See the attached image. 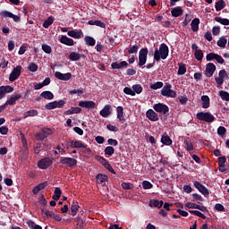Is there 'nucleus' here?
<instances>
[{
	"label": "nucleus",
	"mask_w": 229,
	"mask_h": 229,
	"mask_svg": "<svg viewBox=\"0 0 229 229\" xmlns=\"http://www.w3.org/2000/svg\"><path fill=\"white\" fill-rule=\"evenodd\" d=\"M169 55V48L167 44H161L159 49L155 50L154 61L159 62L160 59L165 60Z\"/></svg>",
	"instance_id": "1"
},
{
	"label": "nucleus",
	"mask_w": 229,
	"mask_h": 229,
	"mask_svg": "<svg viewBox=\"0 0 229 229\" xmlns=\"http://www.w3.org/2000/svg\"><path fill=\"white\" fill-rule=\"evenodd\" d=\"M153 109L155 110V112H157L159 114H163V117H165V119L168 118L169 115V107L167 105L165 104H162V103H158V104H155L153 106Z\"/></svg>",
	"instance_id": "2"
},
{
	"label": "nucleus",
	"mask_w": 229,
	"mask_h": 229,
	"mask_svg": "<svg viewBox=\"0 0 229 229\" xmlns=\"http://www.w3.org/2000/svg\"><path fill=\"white\" fill-rule=\"evenodd\" d=\"M161 95L163 97L174 98L177 97L176 91L172 89V84L165 83L161 89Z\"/></svg>",
	"instance_id": "3"
},
{
	"label": "nucleus",
	"mask_w": 229,
	"mask_h": 229,
	"mask_svg": "<svg viewBox=\"0 0 229 229\" xmlns=\"http://www.w3.org/2000/svg\"><path fill=\"white\" fill-rule=\"evenodd\" d=\"M197 119L201 122H206L207 123H212L216 118L211 113L199 112L197 114Z\"/></svg>",
	"instance_id": "4"
},
{
	"label": "nucleus",
	"mask_w": 229,
	"mask_h": 229,
	"mask_svg": "<svg viewBox=\"0 0 229 229\" xmlns=\"http://www.w3.org/2000/svg\"><path fill=\"white\" fill-rule=\"evenodd\" d=\"M148 47H143L139 51V67H143L148 61Z\"/></svg>",
	"instance_id": "5"
},
{
	"label": "nucleus",
	"mask_w": 229,
	"mask_h": 229,
	"mask_svg": "<svg viewBox=\"0 0 229 229\" xmlns=\"http://www.w3.org/2000/svg\"><path fill=\"white\" fill-rule=\"evenodd\" d=\"M51 134H53V131L51 129L42 128L39 131L36 133V135H34V138L36 139V140H44Z\"/></svg>",
	"instance_id": "6"
},
{
	"label": "nucleus",
	"mask_w": 229,
	"mask_h": 229,
	"mask_svg": "<svg viewBox=\"0 0 229 229\" xmlns=\"http://www.w3.org/2000/svg\"><path fill=\"white\" fill-rule=\"evenodd\" d=\"M22 71V66H16L15 68L13 69V72H10L9 75V81L13 82L15 81L17 79L20 78L21 76V72Z\"/></svg>",
	"instance_id": "7"
},
{
	"label": "nucleus",
	"mask_w": 229,
	"mask_h": 229,
	"mask_svg": "<svg viewBox=\"0 0 229 229\" xmlns=\"http://www.w3.org/2000/svg\"><path fill=\"white\" fill-rule=\"evenodd\" d=\"M53 165V161L49 157H44L38 161V167L42 170H46L49 167V165Z\"/></svg>",
	"instance_id": "8"
},
{
	"label": "nucleus",
	"mask_w": 229,
	"mask_h": 229,
	"mask_svg": "<svg viewBox=\"0 0 229 229\" xmlns=\"http://www.w3.org/2000/svg\"><path fill=\"white\" fill-rule=\"evenodd\" d=\"M216 71V66H215L214 63H208L206 70H204V75H206L207 78H212Z\"/></svg>",
	"instance_id": "9"
},
{
	"label": "nucleus",
	"mask_w": 229,
	"mask_h": 229,
	"mask_svg": "<svg viewBox=\"0 0 229 229\" xmlns=\"http://www.w3.org/2000/svg\"><path fill=\"white\" fill-rule=\"evenodd\" d=\"M185 207L189 209H198L203 213H208V209L203 205L195 204L193 202H187Z\"/></svg>",
	"instance_id": "10"
},
{
	"label": "nucleus",
	"mask_w": 229,
	"mask_h": 229,
	"mask_svg": "<svg viewBox=\"0 0 229 229\" xmlns=\"http://www.w3.org/2000/svg\"><path fill=\"white\" fill-rule=\"evenodd\" d=\"M54 76L61 81H69L72 78V72L63 73L61 72H55Z\"/></svg>",
	"instance_id": "11"
},
{
	"label": "nucleus",
	"mask_w": 229,
	"mask_h": 229,
	"mask_svg": "<svg viewBox=\"0 0 229 229\" xmlns=\"http://www.w3.org/2000/svg\"><path fill=\"white\" fill-rule=\"evenodd\" d=\"M193 185H194V188H197L199 193H201L204 196V198H208L209 191H208V189L205 187V185H202L200 182L197 181L193 182Z\"/></svg>",
	"instance_id": "12"
},
{
	"label": "nucleus",
	"mask_w": 229,
	"mask_h": 229,
	"mask_svg": "<svg viewBox=\"0 0 229 229\" xmlns=\"http://www.w3.org/2000/svg\"><path fill=\"white\" fill-rule=\"evenodd\" d=\"M227 76L228 74L226 73L225 69L220 70L218 72V77L215 78L216 84H217L218 87H221L225 82V78Z\"/></svg>",
	"instance_id": "13"
},
{
	"label": "nucleus",
	"mask_w": 229,
	"mask_h": 229,
	"mask_svg": "<svg viewBox=\"0 0 229 229\" xmlns=\"http://www.w3.org/2000/svg\"><path fill=\"white\" fill-rule=\"evenodd\" d=\"M78 106H81V108L95 109L97 106V104L92 100H82L79 102Z\"/></svg>",
	"instance_id": "14"
},
{
	"label": "nucleus",
	"mask_w": 229,
	"mask_h": 229,
	"mask_svg": "<svg viewBox=\"0 0 229 229\" xmlns=\"http://www.w3.org/2000/svg\"><path fill=\"white\" fill-rule=\"evenodd\" d=\"M60 163L69 167L75 166L77 165V160L72 157H61Z\"/></svg>",
	"instance_id": "15"
},
{
	"label": "nucleus",
	"mask_w": 229,
	"mask_h": 229,
	"mask_svg": "<svg viewBox=\"0 0 229 229\" xmlns=\"http://www.w3.org/2000/svg\"><path fill=\"white\" fill-rule=\"evenodd\" d=\"M22 98V94H16L9 98L7 101L4 104V106H14L16 101Z\"/></svg>",
	"instance_id": "16"
},
{
	"label": "nucleus",
	"mask_w": 229,
	"mask_h": 229,
	"mask_svg": "<svg viewBox=\"0 0 229 229\" xmlns=\"http://www.w3.org/2000/svg\"><path fill=\"white\" fill-rule=\"evenodd\" d=\"M183 9L181 6H175L174 9L171 10L172 17L178 18L183 15Z\"/></svg>",
	"instance_id": "17"
},
{
	"label": "nucleus",
	"mask_w": 229,
	"mask_h": 229,
	"mask_svg": "<svg viewBox=\"0 0 229 229\" xmlns=\"http://www.w3.org/2000/svg\"><path fill=\"white\" fill-rule=\"evenodd\" d=\"M146 116H147V118L149 119L150 122H157L158 121L157 114L152 109H149L148 111H147Z\"/></svg>",
	"instance_id": "18"
},
{
	"label": "nucleus",
	"mask_w": 229,
	"mask_h": 229,
	"mask_svg": "<svg viewBox=\"0 0 229 229\" xmlns=\"http://www.w3.org/2000/svg\"><path fill=\"white\" fill-rule=\"evenodd\" d=\"M69 147L72 148H87V145L83 144L81 141L80 140H70L69 141Z\"/></svg>",
	"instance_id": "19"
},
{
	"label": "nucleus",
	"mask_w": 229,
	"mask_h": 229,
	"mask_svg": "<svg viewBox=\"0 0 229 229\" xmlns=\"http://www.w3.org/2000/svg\"><path fill=\"white\" fill-rule=\"evenodd\" d=\"M68 36L72 37L74 39H80L81 37H83V31H81V30H70L68 31Z\"/></svg>",
	"instance_id": "20"
},
{
	"label": "nucleus",
	"mask_w": 229,
	"mask_h": 229,
	"mask_svg": "<svg viewBox=\"0 0 229 229\" xmlns=\"http://www.w3.org/2000/svg\"><path fill=\"white\" fill-rule=\"evenodd\" d=\"M48 185L47 182H40L36 187L33 188L32 192L34 195L38 194L39 191H43L45 188H47Z\"/></svg>",
	"instance_id": "21"
},
{
	"label": "nucleus",
	"mask_w": 229,
	"mask_h": 229,
	"mask_svg": "<svg viewBox=\"0 0 229 229\" xmlns=\"http://www.w3.org/2000/svg\"><path fill=\"white\" fill-rule=\"evenodd\" d=\"M60 43L68 47H72L74 45L73 39L67 36H62L60 38Z\"/></svg>",
	"instance_id": "22"
},
{
	"label": "nucleus",
	"mask_w": 229,
	"mask_h": 229,
	"mask_svg": "<svg viewBox=\"0 0 229 229\" xmlns=\"http://www.w3.org/2000/svg\"><path fill=\"white\" fill-rule=\"evenodd\" d=\"M110 109V105H106L105 107L100 110V115L104 118H107L109 115L112 114V111Z\"/></svg>",
	"instance_id": "23"
},
{
	"label": "nucleus",
	"mask_w": 229,
	"mask_h": 229,
	"mask_svg": "<svg viewBox=\"0 0 229 229\" xmlns=\"http://www.w3.org/2000/svg\"><path fill=\"white\" fill-rule=\"evenodd\" d=\"M199 24H200V19L195 18L191 20V31L197 32L199 30Z\"/></svg>",
	"instance_id": "24"
},
{
	"label": "nucleus",
	"mask_w": 229,
	"mask_h": 229,
	"mask_svg": "<svg viewBox=\"0 0 229 229\" xmlns=\"http://www.w3.org/2000/svg\"><path fill=\"white\" fill-rule=\"evenodd\" d=\"M225 7H226V4H225V0H218V1L216 2V4H215L216 12H221V11L224 10Z\"/></svg>",
	"instance_id": "25"
},
{
	"label": "nucleus",
	"mask_w": 229,
	"mask_h": 229,
	"mask_svg": "<svg viewBox=\"0 0 229 229\" xmlns=\"http://www.w3.org/2000/svg\"><path fill=\"white\" fill-rule=\"evenodd\" d=\"M88 24L90 26H97L98 28H104V29L106 28L105 22H102L99 20H90L88 21Z\"/></svg>",
	"instance_id": "26"
},
{
	"label": "nucleus",
	"mask_w": 229,
	"mask_h": 229,
	"mask_svg": "<svg viewBox=\"0 0 229 229\" xmlns=\"http://www.w3.org/2000/svg\"><path fill=\"white\" fill-rule=\"evenodd\" d=\"M201 101H202V108L208 109L210 106V99H209L208 96H206V95L202 96Z\"/></svg>",
	"instance_id": "27"
},
{
	"label": "nucleus",
	"mask_w": 229,
	"mask_h": 229,
	"mask_svg": "<svg viewBox=\"0 0 229 229\" xmlns=\"http://www.w3.org/2000/svg\"><path fill=\"white\" fill-rule=\"evenodd\" d=\"M118 121L123 123L125 121L123 107L118 106L116 109Z\"/></svg>",
	"instance_id": "28"
},
{
	"label": "nucleus",
	"mask_w": 229,
	"mask_h": 229,
	"mask_svg": "<svg viewBox=\"0 0 229 229\" xmlns=\"http://www.w3.org/2000/svg\"><path fill=\"white\" fill-rule=\"evenodd\" d=\"M81 112V107H72L69 110H66L64 112V115L77 114H80Z\"/></svg>",
	"instance_id": "29"
},
{
	"label": "nucleus",
	"mask_w": 229,
	"mask_h": 229,
	"mask_svg": "<svg viewBox=\"0 0 229 229\" xmlns=\"http://www.w3.org/2000/svg\"><path fill=\"white\" fill-rule=\"evenodd\" d=\"M183 144H185V149L188 152L194 150V146L192 144V141H191L190 138H186L185 140H183Z\"/></svg>",
	"instance_id": "30"
},
{
	"label": "nucleus",
	"mask_w": 229,
	"mask_h": 229,
	"mask_svg": "<svg viewBox=\"0 0 229 229\" xmlns=\"http://www.w3.org/2000/svg\"><path fill=\"white\" fill-rule=\"evenodd\" d=\"M95 179H97L98 184H103L105 182L108 180V176L104 174H98Z\"/></svg>",
	"instance_id": "31"
},
{
	"label": "nucleus",
	"mask_w": 229,
	"mask_h": 229,
	"mask_svg": "<svg viewBox=\"0 0 229 229\" xmlns=\"http://www.w3.org/2000/svg\"><path fill=\"white\" fill-rule=\"evenodd\" d=\"M161 142L165 146H171L173 144L172 139L167 134L162 135Z\"/></svg>",
	"instance_id": "32"
},
{
	"label": "nucleus",
	"mask_w": 229,
	"mask_h": 229,
	"mask_svg": "<svg viewBox=\"0 0 229 229\" xmlns=\"http://www.w3.org/2000/svg\"><path fill=\"white\" fill-rule=\"evenodd\" d=\"M37 115H38V110H29L23 114V119H27L29 117H35Z\"/></svg>",
	"instance_id": "33"
},
{
	"label": "nucleus",
	"mask_w": 229,
	"mask_h": 229,
	"mask_svg": "<svg viewBox=\"0 0 229 229\" xmlns=\"http://www.w3.org/2000/svg\"><path fill=\"white\" fill-rule=\"evenodd\" d=\"M40 97L47 100H52L55 98V94H53L50 91H42V93L40 94Z\"/></svg>",
	"instance_id": "34"
},
{
	"label": "nucleus",
	"mask_w": 229,
	"mask_h": 229,
	"mask_svg": "<svg viewBox=\"0 0 229 229\" xmlns=\"http://www.w3.org/2000/svg\"><path fill=\"white\" fill-rule=\"evenodd\" d=\"M54 21H55V17L49 16L45 20L44 23H42V27L45 29H48L53 24Z\"/></svg>",
	"instance_id": "35"
},
{
	"label": "nucleus",
	"mask_w": 229,
	"mask_h": 229,
	"mask_svg": "<svg viewBox=\"0 0 229 229\" xmlns=\"http://www.w3.org/2000/svg\"><path fill=\"white\" fill-rule=\"evenodd\" d=\"M84 41H85L86 45H88L89 47L96 46V40L92 37H89V36L85 37Z\"/></svg>",
	"instance_id": "36"
},
{
	"label": "nucleus",
	"mask_w": 229,
	"mask_h": 229,
	"mask_svg": "<svg viewBox=\"0 0 229 229\" xmlns=\"http://www.w3.org/2000/svg\"><path fill=\"white\" fill-rule=\"evenodd\" d=\"M61 194H63L61 188L56 187L55 191H54V195L52 196L53 200H59L61 198Z\"/></svg>",
	"instance_id": "37"
},
{
	"label": "nucleus",
	"mask_w": 229,
	"mask_h": 229,
	"mask_svg": "<svg viewBox=\"0 0 229 229\" xmlns=\"http://www.w3.org/2000/svg\"><path fill=\"white\" fill-rule=\"evenodd\" d=\"M219 97L223 101L229 102V93L228 91L220 90Z\"/></svg>",
	"instance_id": "38"
},
{
	"label": "nucleus",
	"mask_w": 229,
	"mask_h": 229,
	"mask_svg": "<svg viewBox=\"0 0 229 229\" xmlns=\"http://www.w3.org/2000/svg\"><path fill=\"white\" fill-rule=\"evenodd\" d=\"M69 59L72 62H77L81 59V55L76 52L70 53Z\"/></svg>",
	"instance_id": "39"
},
{
	"label": "nucleus",
	"mask_w": 229,
	"mask_h": 229,
	"mask_svg": "<svg viewBox=\"0 0 229 229\" xmlns=\"http://www.w3.org/2000/svg\"><path fill=\"white\" fill-rule=\"evenodd\" d=\"M162 87H164V82H162V81H157L153 84H150V89H152V90L160 89Z\"/></svg>",
	"instance_id": "40"
},
{
	"label": "nucleus",
	"mask_w": 229,
	"mask_h": 229,
	"mask_svg": "<svg viewBox=\"0 0 229 229\" xmlns=\"http://www.w3.org/2000/svg\"><path fill=\"white\" fill-rule=\"evenodd\" d=\"M41 213L46 216L47 219L53 218L55 215L53 211H48L45 208H41Z\"/></svg>",
	"instance_id": "41"
},
{
	"label": "nucleus",
	"mask_w": 229,
	"mask_h": 229,
	"mask_svg": "<svg viewBox=\"0 0 229 229\" xmlns=\"http://www.w3.org/2000/svg\"><path fill=\"white\" fill-rule=\"evenodd\" d=\"M178 65H179V69H178L177 74L178 75H184L185 72H186V66H185V64H182V63H179Z\"/></svg>",
	"instance_id": "42"
},
{
	"label": "nucleus",
	"mask_w": 229,
	"mask_h": 229,
	"mask_svg": "<svg viewBox=\"0 0 229 229\" xmlns=\"http://www.w3.org/2000/svg\"><path fill=\"white\" fill-rule=\"evenodd\" d=\"M215 21L224 26H229V19H222L221 17H215Z\"/></svg>",
	"instance_id": "43"
},
{
	"label": "nucleus",
	"mask_w": 229,
	"mask_h": 229,
	"mask_svg": "<svg viewBox=\"0 0 229 229\" xmlns=\"http://www.w3.org/2000/svg\"><path fill=\"white\" fill-rule=\"evenodd\" d=\"M114 153H115V149L113 147L108 146L105 148V156L112 157Z\"/></svg>",
	"instance_id": "44"
},
{
	"label": "nucleus",
	"mask_w": 229,
	"mask_h": 229,
	"mask_svg": "<svg viewBox=\"0 0 229 229\" xmlns=\"http://www.w3.org/2000/svg\"><path fill=\"white\" fill-rule=\"evenodd\" d=\"M194 56L197 61L201 62L204 58V53H202V50H195Z\"/></svg>",
	"instance_id": "45"
},
{
	"label": "nucleus",
	"mask_w": 229,
	"mask_h": 229,
	"mask_svg": "<svg viewBox=\"0 0 229 229\" xmlns=\"http://www.w3.org/2000/svg\"><path fill=\"white\" fill-rule=\"evenodd\" d=\"M0 89L4 91L7 94H11L13 92H14V88H13L10 85H6V86H1Z\"/></svg>",
	"instance_id": "46"
},
{
	"label": "nucleus",
	"mask_w": 229,
	"mask_h": 229,
	"mask_svg": "<svg viewBox=\"0 0 229 229\" xmlns=\"http://www.w3.org/2000/svg\"><path fill=\"white\" fill-rule=\"evenodd\" d=\"M226 43H228V40H227L225 37H222V38H220L218 39V41H217V46H218L219 47L225 48Z\"/></svg>",
	"instance_id": "47"
},
{
	"label": "nucleus",
	"mask_w": 229,
	"mask_h": 229,
	"mask_svg": "<svg viewBox=\"0 0 229 229\" xmlns=\"http://www.w3.org/2000/svg\"><path fill=\"white\" fill-rule=\"evenodd\" d=\"M95 160L100 163L102 165H109V162L101 156H95Z\"/></svg>",
	"instance_id": "48"
},
{
	"label": "nucleus",
	"mask_w": 229,
	"mask_h": 229,
	"mask_svg": "<svg viewBox=\"0 0 229 229\" xmlns=\"http://www.w3.org/2000/svg\"><path fill=\"white\" fill-rule=\"evenodd\" d=\"M132 91L134 92V94H141L142 92V87L140 84H133L132 86Z\"/></svg>",
	"instance_id": "49"
},
{
	"label": "nucleus",
	"mask_w": 229,
	"mask_h": 229,
	"mask_svg": "<svg viewBox=\"0 0 229 229\" xmlns=\"http://www.w3.org/2000/svg\"><path fill=\"white\" fill-rule=\"evenodd\" d=\"M188 212L191 213L193 216H199L201 219H206L207 218V216L204 214H202L200 211L190 210Z\"/></svg>",
	"instance_id": "50"
},
{
	"label": "nucleus",
	"mask_w": 229,
	"mask_h": 229,
	"mask_svg": "<svg viewBox=\"0 0 229 229\" xmlns=\"http://www.w3.org/2000/svg\"><path fill=\"white\" fill-rule=\"evenodd\" d=\"M191 201H198L199 203H200L204 201V198H202L201 195L194 193L193 195H191Z\"/></svg>",
	"instance_id": "51"
},
{
	"label": "nucleus",
	"mask_w": 229,
	"mask_h": 229,
	"mask_svg": "<svg viewBox=\"0 0 229 229\" xmlns=\"http://www.w3.org/2000/svg\"><path fill=\"white\" fill-rule=\"evenodd\" d=\"M80 206L78 204H72V216H75L77 213H79Z\"/></svg>",
	"instance_id": "52"
},
{
	"label": "nucleus",
	"mask_w": 229,
	"mask_h": 229,
	"mask_svg": "<svg viewBox=\"0 0 229 229\" xmlns=\"http://www.w3.org/2000/svg\"><path fill=\"white\" fill-rule=\"evenodd\" d=\"M138 49H140V46L133 45L132 47H131V48L129 50H127V53H129V55L137 54Z\"/></svg>",
	"instance_id": "53"
},
{
	"label": "nucleus",
	"mask_w": 229,
	"mask_h": 229,
	"mask_svg": "<svg viewBox=\"0 0 229 229\" xmlns=\"http://www.w3.org/2000/svg\"><path fill=\"white\" fill-rule=\"evenodd\" d=\"M143 190H150L153 188V184L149 182L148 181H143L141 182Z\"/></svg>",
	"instance_id": "54"
},
{
	"label": "nucleus",
	"mask_w": 229,
	"mask_h": 229,
	"mask_svg": "<svg viewBox=\"0 0 229 229\" xmlns=\"http://www.w3.org/2000/svg\"><path fill=\"white\" fill-rule=\"evenodd\" d=\"M123 91L124 92V94L129 95L131 97L136 96L135 91H133L131 88L125 87Z\"/></svg>",
	"instance_id": "55"
},
{
	"label": "nucleus",
	"mask_w": 229,
	"mask_h": 229,
	"mask_svg": "<svg viewBox=\"0 0 229 229\" xmlns=\"http://www.w3.org/2000/svg\"><path fill=\"white\" fill-rule=\"evenodd\" d=\"M13 15H14L13 13H12L6 11V10L2 11V12L0 13V16H1L2 18H12Z\"/></svg>",
	"instance_id": "56"
},
{
	"label": "nucleus",
	"mask_w": 229,
	"mask_h": 229,
	"mask_svg": "<svg viewBox=\"0 0 229 229\" xmlns=\"http://www.w3.org/2000/svg\"><path fill=\"white\" fill-rule=\"evenodd\" d=\"M28 70L29 72H36L37 71H38V65H37V64L35 63H31L30 64Z\"/></svg>",
	"instance_id": "57"
},
{
	"label": "nucleus",
	"mask_w": 229,
	"mask_h": 229,
	"mask_svg": "<svg viewBox=\"0 0 229 229\" xmlns=\"http://www.w3.org/2000/svg\"><path fill=\"white\" fill-rule=\"evenodd\" d=\"M149 207L150 208H161L162 207L160 206V204L158 203L157 199H152L149 201Z\"/></svg>",
	"instance_id": "58"
},
{
	"label": "nucleus",
	"mask_w": 229,
	"mask_h": 229,
	"mask_svg": "<svg viewBox=\"0 0 229 229\" xmlns=\"http://www.w3.org/2000/svg\"><path fill=\"white\" fill-rule=\"evenodd\" d=\"M218 56V54H208L206 56L207 62H212Z\"/></svg>",
	"instance_id": "59"
},
{
	"label": "nucleus",
	"mask_w": 229,
	"mask_h": 229,
	"mask_svg": "<svg viewBox=\"0 0 229 229\" xmlns=\"http://www.w3.org/2000/svg\"><path fill=\"white\" fill-rule=\"evenodd\" d=\"M56 103H55L54 101L53 102H50L48 104H46L45 106V109L47 110H53V109H56Z\"/></svg>",
	"instance_id": "60"
},
{
	"label": "nucleus",
	"mask_w": 229,
	"mask_h": 229,
	"mask_svg": "<svg viewBox=\"0 0 229 229\" xmlns=\"http://www.w3.org/2000/svg\"><path fill=\"white\" fill-rule=\"evenodd\" d=\"M54 104H55L56 108L58 109H63L64 105H65V101L64 100H58V101H54Z\"/></svg>",
	"instance_id": "61"
},
{
	"label": "nucleus",
	"mask_w": 229,
	"mask_h": 229,
	"mask_svg": "<svg viewBox=\"0 0 229 229\" xmlns=\"http://www.w3.org/2000/svg\"><path fill=\"white\" fill-rule=\"evenodd\" d=\"M225 133H226L225 127V126H219L218 129H217V134L220 137H223V136H225Z\"/></svg>",
	"instance_id": "62"
},
{
	"label": "nucleus",
	"mask_w": 229,
	"mask_h": 229,
	"mask_svg": "<svg viewBox=\"0 0 229 229\" xmlns=\"http://www.w3.org/2000/svg\"><path fill=\"white\" fill-rule=\"evenodd\" d=\"M41 48H42V51H44L46 54H48V55H49V54L52 53V48H51V47H49V46L47 45V44L42 45Z\"/></svg>",
	"instance_id": "63"
},
{
	"label": "nucleus",
	"mask_w": 229,
	"mask_h": 229,
	"mask_svg": "<svg viewBox=\"0 0 229 229\" xmlns=\"http://www.w3.org/2000/svg\"><path fill=\"white\" fill-rule=\"evenodd\" d=\"M122 188L124 189L125 191L131 190L133 188V184L130 182H123L122 183Z\"/></svg>",
	"instance_id": "64"
}]
</instances>
